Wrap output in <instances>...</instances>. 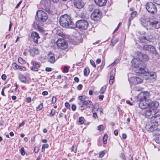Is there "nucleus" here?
<instances>
[{
	"instance_id": "f257e3e1",
	"label": "nucleus",
	"mask_w": 160,
	"mask_h": 160,
	"mask_svg": "<svg viewBox=\"0 0 160 160\" xmlns=\"http://www.w3.org/2000/svg\"><path fill=\"white\" fill-rule=\"evenodd\" d=\"M59 23L63 27L74 28H75V24L72 21L71 17L67 14L61 16L59 18Z\"/></svg>"
},
{
	"instance_id": "f03ea898",
	"label": "nucleus",
	"mask_w": 160,
	"mask_h": 160,
	"mask_svg": "<svg viewBox=\"0 0 160 160\" xmlns=\"http://www.w3.org/2000/svg\"><path fill=\"white\" fill-rule=\"evenodd\" d=\"M160 122V115L157 114L151 117L150 121L146 124V129L148 131H153L157 129L159 122Z\"/></svg>"
},
{
	"instance_id": "7ed1b4c3",
	"label": "nucleus",
	"mask_w": 160,
	"mask_h": 160,
	"mask_svg": "<svg viewBox=\"0 0 160 160\" xmlns=\"http://www.w3.org/2000/svg\"><path fill=\"white\" fill-rule=\"evenodd\" d=\"M132 65L134 66L136 73L144 74L147 73V69L145 64L141 60L137 58H134L132 61Z\"/></svg>"
},
{
	"instance_id": "20e7f679",
	"label": "nucleus",
	"mask_w": 160,
	"mask_h": 160,
	"mask_svg": "<svg viewBox=\"0 0 160 160\" xmlns=\"http://www.w3.org/2000/svg\"><path fill=\"white\" fill-rule=\"evenodd\" d=\"M88 23L86 20H81L78 21L76 22L75 28L84 30L87 29L88 26Z\"/></svg>"
},
{
	"instance_id": "39448f33",
	"label": "nucleus",
	"mask_w": 160,
	"mask_h": 160,
	"mask_svg": "<svg viewBox=\"0 0 160 160\" xmlns=\"http://www.w3.org/2000/svg\"><path fill=\"white\" fill-rule=\"evenodd\" d=\"M38 20L40 22H44L48 18L47 14L42 10H38L36 14Z\"/></svg>"
},
{
	"instance_id": "423d86ee",
	"label": "nucleus",
	"mask_w": 160,
	"mask_h": 160,
	"mask_svg": "<svg viewBox=\"0 0 160 160\" xmlns=\"http://www.w3.org/2000/svg\"><path fill=\"white\" fill-rule=\"evenodd\" d=\"M146 8L148 12L151 13H155L157 12L156 6L152 2L147 3L146 5Z\"/></svg>"
},
{
	"instance_id": "0eeeda50",
	"label": "nucleus",
	"mask_w": 160,
	"mask_h": 160,
	"mask_svg": "<svg viewBox=\"0 0 160 160\" xmlns=\"http://www.w3.org/2000/svg\"><path fill=\"white\" fill-rule=\"evenodd\" d=\"M57 44L58 47L62 49H66L68 46V43L63 38H59L57 41Z\"/></svg>"
},
{
	"instance_id": "6e6552de",
	"label": "nucleus",
	"mask_w": 160,
	"mask_h": 160,
	"mask_svg": "<svg viewBox=\"0 0 160 160\" xmlns=\"http://www.w3.org/2000/svg\"><path fill=\"white\" fill-rule=\"evenodd\" d=\"M140 21L142 24L147 29H151V19L149 20H147L144 18H141L140 19Z\"/></svg>"
},
{
	"instance_id": "1a4fd4ad",
	"label": "nucleus",
	"mask_w": 160,
	"mask_h": 160,
	"mask_svg": "<svg viewBox=\"0 0 160 160\" xmlns=\"http://www.w3.org/2000/svg\"><path fill=\"white\" fill-rule=\"evenodd\" d=\"M51 4L50 0H43L41 2V5L42 8L48 11L49 10Z\"/></svg>"
},
{
	"instance_id": "9d476101",
	"label": "nucleus",
	"mask_w": 160,
	"mask_h": 160,
	"mask_svg": "<svg viewBox=\"0 0 160 160\" xmlns=\"http://www.w3.org/2000/svg\"><path fill=\"white\" fill-rule=\"evenodd\" d=\"M159 105V103L158 102L155 101L152 102L150 100L149 103L148 108L153 111V112L157 113V109Z\"/></svg>"
},
{
	"instance_id": "9b49d317",
	"label": "nucleus",
	"mask_w": 160,
	"mask_h": 160,
	"mask_svg": "<svg viewBox=\"0 0 160 160\" xmlns=\"http://www.w3.org/2000/svg\"><path fill=\"white\" fill-rule=\"evenodd\" d=\"M150 95L149 92H141L139 94L138 98L140 100H149L148 99L149 98Z\"/></svg>"
},
{
	"instance_id": "f8f14e48",
	"label": "nucleus",
	"mask_w": 160,
	"mask_h": 160,
	"mask_svg": "<svg viewBox=\"0 0 160 160\" xmlns=\"http://www.w3.org/2000/svg\"><path fill=\"white\" fill-rule=\"evenodd\" d=\"M139 106L142 109H145L149 107V103L150 100H140Z\"/></svg>"
},
{
	"instance_id": "ddd939ff",
	"label": "nucleus",
	"mask_w": 160,
	"mask_h": 160,
	"mask_svg": "<svg viewBox=\"0 0 160 160\" xmlns=\"http://www.w3.org/2000/svg\"><path fill=\"white\" fill-rule=\"evenodd\" d=\"M139 40L141 42L146 43L148 42H151L152 40V37L151 35H148L140 37Z\"/></svg>"
},
{
	"instance_id": "4468645a",
	"label": "nucleus",
	"mask_w": 160,
	"mask_h": 160,
	"mask_svg": "<svg viewBox=\"0 0 160 160\" xmlns=\"http://www.w3.org/2000/svg\"><path fill=\"white\" fill-rule=\"evenodd\" d=\"M100 12L98 9H95L91 15L92 19L95 20H98L100 17Z\"/></svg>"
},
{
	"instance_id": "2eb2a0df",
	"label": "nucleus",
	"mask_w": 160,
	"mask_h": 160,
	"mask_svg": "<svg viewBox=\"0 0 160 160\" xmlns=\"http://www.w3.org/2000/svg\"><path fill=\"white\" fill-rule=\"evenodd\" d=\"M151 29L153 27L158 29L160 28V20L158 19H151Z\"/></svg>"
},
{
	"instance_id": "dca6fc26",
	"label": "nucleus",
	"mask_w": 160,
	"mask_h": 160,
	"mask_svg": "<svg viewBox=\"0 0 160 160\" xmlns=\"http://www.w3.org/2000/svg\"><path fill=\"white\" fill-rule=\"evenodd\" d=\"M74 3L75 7L78 9L82 8L84 6V3L82 0H78L76 2H74Z\"/></svg>"
},
{
	"instance_id": "f3484780",
	"label": "nucleus",
	"mask_w": 160,
	"mask_h": 160,
	"mask_svg": "<svg viewBox=\"0 0 160 160\" xmlns=\"http://www.w3.org/2000/svg\"><path fill=\"white\" fill-rule=\"evenodd\" d=\"M31 37L35 42L38 43V39L40 38V37L38 33L35 32H32V33Z\"/></svg>"
},
{
	"instance_id": "a211bd4d",
	"label": "nucleus",
	"mask_w": 160,
	"mask_h": 160,
	"mask_svg": "<svg viewBox=\"0 0 160 160\" xmlns=\"http://www.w3.org/2000/svg\"><path fill=\"white\" fill-rule=\"evenodd\" d=\"M31 63L33 65L31 68V70L34 71H38L40 68L39 65L34 61H32Z\"/></svg>"
},
{
	"instance_id": "6ab92c4d",
	"label": "nucleus",
	"mask_w": 160,
	"mask_h": 160,
	"mask_svg": "<svg viewBox=\"0 0 160 160\" xmlns=\"http://www.w3.org/2000/svg\"><path fill=\"white\" fill-rule=\"evenodd\" d=\"M115 74V69H112L110 72L109 83L110 85L113 83Z\"/></svg>"
},
{
	"instance_id": "aec40b11",
	"label": "nucleus",
	"mask_w": 160,
	"mask_h": 160,
	"mask_svg": "<svg viewBox=\"0 0 160 160\" xmlns=\"http://www.w3.org/2000/svg\"><path fill=\"white\" fill-rule=\"evenodd\" d=\"M156 113V112H153V111L149 108L146 110V112L144 113L145 116L148 118H149L151 117L152 115H153Z\"/></svg>"
},
{
	"instance_id": "412c9836",
	"label": "nucleus",
	"mask_w": 160,
	"mask_h": 160,
	"mask_svg": "<svg viewBox=\"0 0 160 160\" xmlns=\"http://www.w3.org/2000/svg\"><path fill=\"white\" fill-rule=\"evenodd\" d=\"M48 60L49 62L51 63H54L55 61V58L54 53L50 52L48 54Z\"/></svg>"
},
{
	"instance_id": "4be33fe9",
	"label": "nucleus",
	"mask_w": 160,
	"mask_h": 160,
	"mask_svg": "<svg viewBox=\"0 0 160 160\" xmlns=\"http://www.w3.org/2000/svg\"><path fill=\"white\" fill-rule=\"evenodd\" d=\"M98 6L102 7L105 5L106 4V0H94Z\"/></svg>"
},
{
	"instance_id": "5701e85b",
	"label": "nucleus",
	"mask_w": 160,
	"mask_h": 160,
	"mask_svg": "<svg viewBox=\"0 0 160 160\" xmlns=\"http://www.w3.org/2000/svg\"><path fill=\"white\" fill-rule=\"evenodd\" d=\"M82 105L86 106L89 108H92L93 106L92 103L89 100H86L83 104H82Z\"/></svg>"
},
{
	"instance_id": "b1692460",
	"label": "nucleus",
	"mask_w": 160,
	"mask_h": 160,
	"mask_svg": "<svg viewBox=\"0 0 160 160\" xmlns=\"http://www.w3.org/2000/svg\"><path fill=\"white\" fill-rule=\"evenodd\" d=\"M18 78L20 81L22 82L26 83L27 81V78L23 75L19 73L18 74Z\"/></svg>"
},
{
	"instance_id": "393cba45",
	"label": "nucleus",
	"mask_w": 160,
	"mask_h": 160,
	"mask_svg": "<svg viewBox=\"0 0 160 160\" xmlns=\"http://www.w3.org/2000/svg\"><path fill=\"white\" fill-rule=\"evenodd\" d=\"M148 76H149L150 78L153 80H155L157 78L156 73L154 72H151L148 73Z\"/></svg>"
},
{
	"instance_id": "a878e982",
	"label": "nucleus",
	"mask_w": 160,
	"mask_h": 160,
	"mask_svg": "<svg viewBox=\"0 0 160 160\" xmlns=\"http://www.w3.org/2000/svg\"><path fill=\"white\" fill-rule=\"evenodd\" d=\"M132 80L134 81L135 83L138 84L142 82V80L139 77H134L132 78Z\"/></svg>"
},
{
	"instance_id": "bb28decb",
	"label": "nucleus",
	"mask_w": 160,
	"mask_h": 160,
	"mask_svg": "<svg viewBox=\"0 0 160 160\" xmlns=\"http://www.w3.org/2000/svg\"><path fill=\"white\" fill-rule=\"evenodd\" d=\"M86 97L84 96H81L78 97V99L80 100L79 102V104L80 105H82V104L83 103V102L85 101Z\"/></svg>"
},
{
	"instance_id": "cd10ccee",
	"label": "nucleus",
	"mask_w": 160,
	"mask_h": 160,
	"mask_svg": "<svg viewBox=\"0 0 160 160\" xmlns=\"http://www.w3.org/2000/svg\"><path fill=\"white\" fill-rule=\"evenodd\" d=\"M31 54L33 56L35 54H37L39 53V50L38 49L36 48H33L30 51Z\"/></svg>"
},
{
	"instance_id": "c85d7f7f",
	"label": "nucleus",
	"mask_w": 160,
	"mask_h": 160,
	"mask_svg": "<svg viewBox=\"0 0 160 160\" xmlns=\"http://www.w3.org/2000/svg\"><path fill=\"white\" fill-rule=\"evenodd\" d=\"M149 51L153 54L155 55L157 54V52L156 51L155 47L153 46H152Z\"/></svg>"
},
{
	"instance_id": "c756f323",
	"label": "nucleus",
	"mask_w": 160,
	"mask_h": 160,
	"mask_svg": "<svg viewBox=\"0 0 160 160\" xmlns=\"http://www.w3.org/2000/svg\"><path fill=\"white\" fill-rule=\"evenodd\" d=\"M118 40L117 38H113L111 41L110 43L111 45L113 46L115 44H116L118 42Z\"/></svg>"
},
{
	"instance_id": "7c9ffc66",
	"label": "nucleus",
	"mask_w": 160,
	"mask_h": 160,
	"mask_svg": "<svg viewBox=\"0 0 160 160\" xmlns=\"http://www.w3.org/2000/svg\"><path fill=\"white\" fill-rule=\"evenodd\" d=\"M151 46L152 45H145L143 47V49L145 50L149 51Z\"/></svg>"
},
{
	"instance_id": "2f4dec72",
	"label": "nucleus",
	"mask_w": 160,
	"mask_h": 160,
	"mask_svg": "<svg viewBox=\"0 0 160 160\" xmlns=\"http://www.w3.org/2000/svg\"><path fill=\"white\" fill-rule=\"evenodd\" d=\"M84 76H87L89 73V69L87 68H85L84 70Z\"/></svg>"
},
{
	"instance_id": "473e14b6",
	"label": "nucleus",
	"mask_w": 160,
	"mask_h": 160,
	"mask_svg": "<svg viewBox=\"0 0 160 160\" xmlns=\"http://www.w3.org/2000/svg\"><path fill=\"white\" fill-rule=\"evenodd\" d=\"M107 88V86H104L102 87L100 89L99 92L101 94H103L105 92V91Z\"/></svg>"
},
{
	"instance_id": "72a5a7b5",
	"label": "nucleus",
	"mask_w": 160,
	"mask_h": 160,
	"mask_svg": "<svg viewBox=\"0 0 160 160\" xmlns=\"http://www.w3.org/2000/svg\"><path fill=\"white\" fill-rule=\"evenodd\" d=\"M19 66V65H18L16 63L13 62L12 64V68L15 70H18Z\"/></svg>"
},
{
	"instance_id": "f704fd0d",
	"label": "nucleus",
	"mask_w": 160,
	"mask_h": 160,
	"mask_svg": "<svg viewBox=\"0 0 160 160\" xmlns=\"http://www.w3.org/2000/svg\"><path fill=\"white\" fill-rule=\"evenodd\" d=\"M49 147L48 144H44L42 145V151L44 152L45 151V149L48 148Z\"/></svg>"
},
{
	"instance_id": "c9c22d12",
	"label": "nucleus",
	"mask_w": 160,
	"mask_h": 160,
	"mask_svg": "<svg viewBox=\"0 0 160 160\" xmlns=\"http://www.w3.org/2000/svg\"><path fill=\"white\" fill-rule=\"evenodd\" d=\"M154 131V134L158 136L160 135V129H158V128H157V129H155Z\"/></svg>"
},
{
	"instance_id": "e433bc0d",
	"label": "nucleus",
	"mask_w": 160,
	"mask_h": 160,
	"mask_svg": "<svg viewBox=\"0 0 160 160\" xmlns=\"http://www.w3.org/2000/svg\"><path fill=\"white\" fill-rule=\"evenodd\" d=\"M137 12L136 11H134L132 12L131 14V17L129 18L130 20H132V19L134 18L136 15Z\"/></svg>"
},
{
	"instance_id": "4c0bfd02",
	"label": "nucleus",
	"mask_w": 160,
	"mask_h": 160,
	"mask_svg": "<svg viewBox=\"0 0 160 160\" xmlns=\"http://www.w3.org/2000/svg\"><path fill=\"white\" fill-rule=\"evenodd\" d=\"M18 62L22 64H23L26 62L25 61L23 60V59L21 57L18 58Z\"/></svg>"
},
{
	"instance_id": "58836bf2",
	"label": "nucleus",
	"mask_w": 160,
	"mask_h": 160,
	"mask_svg": "<svg viewBox=\"0 0 160 160\" xmlns=\"http://www.w3.org/2000/svg\"><path fill=\"white\" fill-rule=\"evenodd\" d=\"M56 34L57 35L62 37L64 36L63 32H62L61 30H57Z\"/></svg>"
},
{
	"instance_id": "ea45409f",
	"label": "nucleus",
	"mask_w": 160,
	"mask_h": 160,
	"mask_svg": "<svg viewBox=\"0 0 160 160\" xmlns=\"http://www.w3.org/2000/svg\"><path fill=\"white\" fill-rule=\"evenodd\" d=\"M120 158L122 160H126V158L124 153H122L120 155Z\"/></svg>"
},
{
	"instance_id": "a19ab883",
	"label": "nucleus",
	"mask_w": 160,
	"mask_h": 160,
	"mask_svg": "<svg viewBox=\"0 0 160 160\" xmlns=\"http://www.w3.org/2000/svg\"><path fill=\"white\" fill-rule=\"evenodd\" d=\"M108 136L106 134L104 135L103 137V142L104 144H106L107 143V141L108 139Z\"/></svg>"
},
{
	"instance_id": "79ce46f5",
	"label": "nucleus",
	"mask_w": 160,
	"mask_h": 160,
	"mask_svg": "<svg viewBox=\"0 0 160 160\" xmlns=\"http://www.w3.org/2000/svg\"><path fill=\"white\" fill-rule=\"evenodd\" d=\"M79 122L81 124H83L84 122V119L82 117H80L79 119Z\"/></svg>"
},
{
	"instance_id": "37998d69",
	"label": "nucleus",
	"mask_w": 160,
	"mask_h": 160,
	"mask_svg": "<svg viewBox=\"0 0 160 160\" xmlns=\"http://www.w3.org/2000/svg\"><path fill=\"white\" fill-rule=\"evenodd\" d=\"M18 70L21 71H25L26 70V68L23 66H19Z\"/></svg>"
},
{
	"instance_id": "c03bdc74",
	"label": "nucleus",
	"mask_w": 160,
	"mask_h": 160,
	"mask_svg": "<svg viewBox=\"0 0 160 160\" xmlns=\"http://www.w3.org/2000/svg\"><path fill=\"white\" fill-rule=\"evenodd\" d=\"M20 152L22 156H24L25 154V151L24 148L23 147H22L20 149Z\"/></svg>"
},
{
	"instance_id": "a18cd8bd",
	"label": "nucleus",
	"mask_w": 160,
	"mask_h": 160,
	"mask_svg": "<svg viewBox=\"0 0 160 160\" xmlns=\"http://www.w3.org/2000/svg\"><path fill=\"white\" fill-rule=\"evenodd\" d=\"M43 106L42 103H41L39 105L38 107L37 108V111H39L41 110L43 108Z\"/></svg>"
},
{
	"instance_id": "49530a36",
	"label": "nucleus",
	"mask_w": 160,
	"mask_h": 160,
	"mask_svg": "<svg viewBox=\"0 0 160 160\" xmlns=\"http://www.w3.org/2000/svg\"><path fill=\"white\" fill-rule=\"evenodd\" d=\"M155 141L157 143L160 144V135L157 136L155 139Z\"/></svg>"
},
{
	"instance_id": "de8ad7c7",
	"label": "nucleus",
	"mask_w": 160,
	"mask_h": 160,
	"mask_svg": "<svg viewBox=\"0 0 160 160\" xmlns=\"http://www.w3.org/2000/svg\"><path fill=\"white\" fill-rule=\"evenodd\" d=\"M104 129V128L103 125H100L98 127V129L99 130H103Z\"/></svg>"
},
{
	"instance_id": "09e8293b",
	"label": "nucleus",
	"mask_w": 160,
	"mask_h": 160,
	"mask_svg": "<svg viewBox=\"0 0 160 160\" xmlns=\"http://www.w3.org/2000/svg\"><path fill=\"white\" fill-rule=\"evenodd\" d=\"M119 61H120V60L119 59H116L115 61H114L111 64V65L113 66L114 65H115V64L118 63L119 62Z\"/></svg>"
},
{
	"instance_id": "8fccbe9b",
	"label": "nucleus",
	"mask_w": 160,
	"mask_h": 160,
	"mask_svg": "<svg viewBox=\"0 0 160 160\" xmlns=\"http://www.w3.org/2000/svg\"><path fill=\"white\" fill-rule=\"evenodd\" d=\"M90 62L91 64L94 67H96V66L94 62L92 60H90Z\"/></svg>"
},
{
	"instance_id": "3c124183",
	"label": "nucleus",
	"mask_w": 160,
	"mask_h": 160,
	"mask_svg": "<svg viewBox=\"0 0 160 160\" xmlns=\"http://www.w3.org/2000/svg\"><path fill=\"white\" fill-rule=\"evenodd\" d=\"M89 11H92L93 9V6L92 5H90L88 7Z\"/></svg>"
},
{
	"instance_id": "603ef678",
	"label": "nucleus",
	"mask_w": 160,
	"mask_h": 160,
	"mask_svg": "<svg viewBox=\"0 0 160 160\" xmlns=\"http://www.w3.org/2000/svg\"><path fill=\"white\" fill-rule=\"evenodd\" d=\"M56 100H57V98H56V97L53 96L52 98V101H51L52 103H55L56 102Z\"/></svg>"
},
{
	"instance_id": "864d4df0",
	"label": "nucleus",
	"mask_w": 160,
	"mask_h": 160,
	"mask_svg": "<svg viewBox=\"0 0 160 160\" xmlns=\"http://www.w3.org/2000/svg\"><path fill=\"white\" fill-rule=\"evenodd\" d=\"M68 71V68L67 67V66H65L64 67V71L63 72L64 73H67Z\"/></svg>"
},
{
	"instance_id": "5fc2aeb1",
	"label": "nucleus",
	"mask_w": 160,
	"mask_h": 160,
	"mask_svg": "<svg viewBox=\"0 0 160 160\" xmlns=\"http://www.w3.org/2000/svg\"><path fill=\"white\" fill-rule=\"evenodd\" d=\"M153 1L155 3L160 5V0H153Z\"/></svg>"
},
{
	"instance_id": "6e6d98bb",
	"label": "nucleus",
	"mask_w": 160,
	"mask_h": 160,
	"mask_svg": "<svg viewBox=\"0 0 160 160\" xmlns=\"http://www.w3.org/2000/svg\"><path fill=\"white\" fill-rule=\"evenodd\" d=\"M98 107L97 108V107L96 108L95 107H93V108L92 109V112H93L95 111H98Z\"/></svg>"
},
{
	"instance_id": "4d7b16f0",
	"label": "nucleus",
	"mask_w": 160,
	"mask_h": 160,
	"mask_svg": "<svg viewBox=\"0 0 160 160\" xmlns=\"http://www.w3.org/2000/svg\"><path fill=\"white\" fill-rule=\"evenodd\" d=\"M72 151L76 153L77 152V149L76 148L74 147V146H73L72 147Z\"/></svg>"
},
{
	"instance_id": "13d9d810",
	"label": "nucleus",
	"mask_w": 160,
	"mask_h": 160,
	"mask_svg": "<svg viewBox=\"0 0 160 160\" xmlns=\"http://www.w3.org/2000/svg\"><path fill=\"white\" fill-rule=\"evenodd\" d=\"M65 107L68 109H69L70 108V105L69 103L68 102H66L65 103Z\"/></svg>"
},
{
	"instance_id": "bf43d9fd",
	"label": "nucleus",
	"mask_w": 160,
	"mask_h": 160,
	"mask_svg": "<svg viewBox=\"0 0 160 160\" xmlns=\"http://www.w3.org/2000/svg\"><path fill=\"white\" fill-rule=\"evenodd\" d=\"M71 108L72 110L73 111H75L76 108V106L74 104H72V106Z\"/></svg>"
},
{
	"instance_id": "052dcab7",
	"label": "nucleus",
	"mask_w": 160,
	"mask_h": 160,
	"mask_svg": "<svg viewBox=\"0 0 160 160\" xmlns=\"http://www.w3.org/2000/svg\"><path fill=\"white\" fill-rule=\"evenodd\" d=\"M105 154L104 152L103 151L99 153V157L100 158H102L103 156Z\"/></svg>"
},
{
	"instance_id": "680f3d73",
	"label": "nucleus",
	"mask_w": 160,
	"mask_h": 160,
	"mask_svg": "<svg viewBox=\"0 0 160 160\" xmlns=\"http://www.w3.org/2000/svg\"><path fill=\"white\" fill-rule=\"evenodd\" d=\"M82 87V84H80L78 86L77 88L78 90H81Z\"/></svg>"
},
{
	"instance_id": "e2e57ef3",
	"label": "nucleus",
	"mask_w": 160,
	"mask_h": 160,
	"mask_svg": "<svg viewBox=\"0 0 160 160\" xmlns=\"http://www.w3.org/2000/svg\"><path fill=\"white\" fill-rule=\"evenodd\" d=\"M2 79L3 80H5L7 78V76L5 74H3L1 76Z\"/></svg>"
},
{
	"instance_id": "0e129e2a",
	"label": "nucleus",
	"mask_w": 160,
	"mask_h": 160,
	"mask_svg": "<svg viewBox=\"0 0 160 160\" xmlns=\"http://www.w3.org/2000/svg\"><path fill=\"white\" fill-rule=\"evenodd\" d=\"M55 113V110L52 109L50 112V115L51 116H53Z\"/></svg>"
},
{
	"instance_id": "69168bd1",
	"label": "nucleus",
	"mask_w": 160,
	"mask_h": 160,
	"mask_svg": "<svg viewBox=\"0 0 160 160\" xmlns=\"http://www.w3.org/2000/svg\"><path fill=\"white\" fill-rule=\"evenodd\" d=\"M38 147L35 146L34 147V152L35 153H38Z\"/></svg>"
},
{
	"instance_id": "338daca9",
	"label": "nucleus",
	"mask_w": 160,
	"mask_h": 160,
	"mask_svg": "<svg viewBox=\"0 0 160 160\" xmlns=\"http://www.w3.org/2000/svg\"><path fill=\"white\" fill-rule=\"evenodd\" d=\"M93 117L95 118H96L98 117V115L96 112H93Z\"/></svg>"
},
{
	"instance_id": "774afa93",
	"label": "nucleus",
	"mask_w": 160,
	"mask_h": 160,
	"mask_svg": "<svg viewBox=\"0 0 160 160\" xmlns=\"http://www.w3.org/2000/svg\"><path fill=\"white\" fill-rule=\"evenodd\" d=\"M42 94L43 95H47L48 94V92L47 91H44L42 92Z\"/></svg>"
}]
</instances>
